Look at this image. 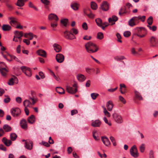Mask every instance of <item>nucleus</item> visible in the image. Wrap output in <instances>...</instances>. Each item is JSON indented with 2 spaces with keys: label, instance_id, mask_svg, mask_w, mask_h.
<instances>
[{
  "label": "nucleus",
  "instance_id": "nucleus-43",
  "mask_svg": "<svg viewBox=\"0 0 158 158\" xmlns=\"http://www.w3.org/2000/svg\"><path fill=\"white\" fill-rule=\"evenodd\" d=\"M110 139L112 142L113 146H116L117 144L114 138L112 136H110Z\"/></svg>",
  "mask_w": 158,
  "mask_h": 158
},
{
  "label": "nucleus",
  "instance_id": "nucleus-4",
  "mask_svg": "<svg viewBox=\"0 0 158 158\" xmlns=\"http://www.w3.org/2000/svg\"><path fill=\"white\" fill-rule=\"evenodd\" d=\"M64 36L68 40H73L76 38L73 34L70 31L66 30L64 32Z\"/></svg>",
  "mask_w": 158,
  "mask_h": 158
},
{
  "label": "nucleus",
  "instance_id": "nucleus-1",
  "mask_svg": "<svg viewBox=\"0 0 158 158\" xmlns=\"http://www.w3.org/2000/svg\"><path fill=\"white\" fill-rule=\"evenodd\" d=\"M85 46L87 52L90 53L95 52L98 50L97 45L91 42L86 44Z\"/></svg>",
  "mask_w": 158,
  "mask_h": 158
},
{
  "label": "nucleus",
  "instance_id": "nucleus-52",
  "mask_svg": "<svg viewBox=\"0 0 158 158\" xmlns=\"http://www.w3.org/2000/svg\"><path fill=\"white\" fill-rule=\"evenodd\" d=\"M125 58L124 56H121L120 57L116 56L114 58V59L117 61H120L124 59Z\"/></svg>",
  "mask_w": 158,
  "mask_h": 158
},
{
  "label": "nucleus",
  "instance_id": "nucleus-25",
  "mask_svg": "<svg viewBox=\"0 0 158 158\" xmlns=\"http://www.w3.org/2000/svg\"><path fill=\"white\" fill-rule=\"evenodd\" d=\"M17 137V136L15 133H10V145L12 143L11 141H15Z\"/></svg>",
  "mask_w": 158,
  "mask_h": 158
},
{
  "label": "nucleus",
  "instance_id": "nucleus-17",
  "mask_svg": "<svg viewBox=\"0 0 158 158\" xmlns=\"http://www.w3.org/2000/svg\"><path fill=\"white\" fill-rule=\"evenodd\" d=\"M20 124L21 127L23 129H25L27 127V124L26 120L24 119L21 120Z\"/></svg>",
  "mask_w": 158,
  "mask_h": 158
},
{
  "label": "nucleus",
  "instance_id": "nucleus-16",
  "mask_svg": "<svg viewBox=\"0 0 158 158\" xmlns=\"http://www.w3.org/2000/svg\"><path fill=\"white\" fill-rule=\"evenodd\" d=\"M53 47L54 50L56 52H60L61 50V47L59 44L55 43L54 44Z\"/></svg>",
  "mask_w": 158,
  "mask_h": 158
},
{
  "label": "nucleus",
  "instance_id": "nucleus-15",
  "mask_svg": "<svg viewBox=\"0 0 158 158\" xmlns=\"http://www.w3.org/2000/svg\"><path fill=\"white\" fill-rule=\"evenodd\" d=\"M102 140L103 143L106 146H108L110 144V142L109 139L106 137H102Z\"/></svg>",
  "mask_w": 158,
  "mask_h": 158
},
{
  "label": "nucleus",
  "instance_id": "nucleus-2",
  "mask_svg": "<svg viewBox=\"0 0 158 158\" xmlns=\"http://www.w3.org/2000/svg\"><path fill=\"white\" fill-rule=\"evenodd\" d=\"M114 121L118 124L122 123L123 120L122 116L116 112L114 113L112 115Z\"/></svg>",
  "mask_w": 158,
  "mask_h": 158
},
{
  "label": "nucleus",
  "instance_id": "nucleus-33",
  "mask_svg": "<svg viewBox=\"0 0 158 158\" xmlns=\"http://www.w3.org/2000/svg\"><path fill=\"white\" fill-rule=\"evenodd\" d=\"M31 104V102L29 100H25L23 102V104L25 107H28L29 105Z\"/></svg>",
  "mask_w": 158,
  "mask_h": 158
},
{
  "label": "nucleus",
  "instance_id": "nucleus-20",
  "mask_svg": "<svg viewBox=\"0 0 158 158\" xmlns=\"http://www.w3.org/2000/svg\"><path fill=\"white\" fill-rule=\"evenodd\" d=\"M106 106L107 110L109 111H111L112 110L113 107L112 102L111 101H109L106 104Z\"/></svg>",
  "mask_w": 158,
  "mask_h": 158
},
{
  "label": "nucleus",
  "instance_id": "nucleus-32",
  "mask_svg": "<svg viewBox=\"0 0 158 158\" xmlns=\"http://www.w3.org/2000/svg\"><path fill=\"white\" fill-rule=\"evenodd\" d=\"M23 0H18L16 5L22 7L24 5V3L23 2Z\"/></svg>",
  "mask_w": 158,
  "mask_h": 158
},
{
  "label": "nucleus",
  "instance_id": "nucleus-51",
  "mask_svg": "<svg viewBox=\"0 0 158 158\" xmlns=\"http://www.w3.org/2000/svg\"><path fill=\"white\" fill-rule=\"evenodd\" d=\"M147 27H148L149 29L152 30V31H155L156 30V27L155 26H153L152 27H151L150 26L147 25Z\"/></svg>",
  "mask_w": 158,
  "mask_h": 158
},
{
  "label": "nucleus",
  "instance_id": "nucleus-6",
  "mask_svg": "<svg viewBox=\"0 0 158 158\" xmlns=\"http://www.w3.org/2000/svg\"><path fill=\"white\" fill-rule=\"evenodd\" d=\"M21 69L26 76L28 77H31V70L29 68L25 66H23L21 67Z\"/></svg>",
  "mask_w": 158,
  "mask_h": 158
},
{
  "label": "nucleus",
  "instance_id": "nucleus-31",
  "mask_svg": "<svg viewBox=\"0 0 158 158\" xmlns=\"http://www.w3.org/2000/svg\"><path fill=\"white\" fill-rule=\"evenodd\" d=\"M2 29L3 31H9L10 30V26L9 25L4 24L2 26Z\"/></svg>",
  "mask_w": 158,
  "mask_h": 158
},
{
  "label": "nucleus",
  "instance_id": "nucleus-13",
  "mask_svg": "<svg viewBox=\"0 0 158 158\" xmlns=\"http://www.w3.org/2000/svg\"><path fill=\"white\" fill-rule=\"evenodd\" d=\"M18 19L15 17H10V25L14 27H15L18 23Z\"/></svg>",
  "mask_w": 158,
  "mask_h": 158
},
{
  "label": "nucleus",
  "instance_id": "nucleus-47",
  "mask_svg": "<svg viewBox=\"0 0 158 158\" xmlns=\"http://www.w3.org/2000/svg\"><path fill=\"white\" fill-rule=\"evenodd\" d=\"M104 113L107 117H110V113L105 108L104 109Z\"/></svg>",
  "mask_w": 158,
  "mask_h": 158
},
{
  "label": "nucleus",
  "instance_id": "nucleus-23",
  "mask_svg": "<svg viewBox=\"0 0 158 158\" xmlns=\"http://www.w3.org/2000/svg\"><path fill=\"white\" fill-rule=\"evenodd\" d=\"M56 91L58 94H64L65 93L64 89L61 87H56Z\"/></svg>",
  "mask_w": 158,
  "mask_h": 158
},
{
  "label": "nucleus",
  "instance_id": "nucleus-22",
  "mask_svg": "<svg viewBox=\"0 0 158 158\" xmlns=\"http://www.w3.org/2000/svg\"><path fill=\"white\" fill-rule=\"evenodd\" d=\"M37 53L39 56L45 57H46V52L43 50H39L37 51Z\"/></svg>",
  "mask_w": 158,
  "mask_h": 158
},
{
  "label": "nucleus",
  "instance_id": "nucleus-62",
  "mask_svg": "<svg viewBox=\"0 0 158 158\" xmlns=\"http://www.w3.org/2000/svg\"><path fill=\"white\" fill-rule=\"evenodd\" d=\"M39 74L41 78L44 79L45 78V75L43 72H40Z\"/></svg>",
  "mask_w": 158,
  "mask_h": 158
},
{
  "label": "nucleus",
  "instance_id": "nucleus-46",
  "mask_svg": "<svg viewBox=\"0 0 158 158\" xmlns=\"http://www.w3.org/2000/svg\"><path fill=\"white\" fill-rule=\"evenodd\" d=\"M99 96V94L96 93H93L91 94L92 98L93 100H95L97 97Z\"/></svg>",
  "mask_w": 158,
  "mask_h": 158
},
{
  "label": "nucleus",
  "instance_id": "nucleus-11",
  "mask_svg": "<svg viewBox=\"0 0 158 158\" xmlns=\"http://www.w3.org/2000/svg\"><path fill=\"white\" fill-rule=\"evenodd\" d=\"M101 122L99 119L92 121L91 125L94 127H99L101 124Z\"/></svg>",
  "mask_w": 158,
  "mask_h": 158
},
{
  "label": "nucleus",
  "instance_id": "nucleus-7",
  "mask_svg": "<svg viewBox=\"0 0 158 158\" xmlns=\"http://www.w3.org/2000/svg\"><path fill=\"white\" fill-rule=\"evenodd\" d=\"M149 41L150 46L152 47H155L158 42L157 39L154 36H151Z\"/></svg>",
  "mask_w": 158,
  "mask_h": 158
},
{
  "label": "nucleus",
  "instance_id": "nucleus-3",
  "mask_svg": "<svg viewBox=\"0 0 158 158\" xmlns=\"http://www.w3.org/2000/svg\"><path fill=\"white\" fill-rule=\"evenodd\" d=\"M21 111L18 107H14L10 110V113L12 115L14 118H17L20 115Z\"/></svg>",
  "mask_w": 158,
  "mask_h": 158
},
{
  "label": "nucleus",
  "instance_id": "nucleus-18",
  "mask_svg": "<svg viewBox=\"0 0 158 158\" xmlns=\"http://www.w3.org/2000/svg\"><path fill=\"white\" fill-rule=\"evenodd\" d=\"M8 72L6 68L0 67V72L3 76L6 77Z\"/></svg>",
  "mask_w": 158,
  "mask_h": 158
},
{
  "label": "nucleus",
  "instance_id": "nucleus-30",
  "mask_svg": "<svg viewBox=\"0 0 158 158\" xmlns=\"http://www.w3.org/2000/svg\"><path fill=\"white\" fill-rule=\"evenodd\" d=\"M96 22L97 25L99 27H101L102 25V20L100 18H97L95 20Z\"/></svg>",
  "mask_w": 158,
  "mask_h": 158
},
{
  "label": "nucleus",
  "instance_id": "nucleus-19",
  "mask_svg": "<svg viewBox=\"0 0 158 158\" xmlns=\"http://www.w3.org/2000/svg\"><path fill=\"white\" fill-rule=\"evenodd\" d=\"M77 80L80 82H83L86 79L85 77L82 74H78L77 76Z\"/></svg>",
  "mask_w": 158,
  "mask_h": 158
},
{
  "label": "nucleus",
  "instance_id": "nucleus-5",
  "mask_svg": "<svg viewBox=\"0 0 158 158\" xmlns=\"http://www.w3.org/2000/svg\"><path fill=\"white\" fill-rule=\"evenodd\" d=\"M130 152L131 156L134 158H136L138 156L139 153L136 145H134L132 146Z\"/></svg>",
  "mask_w": 158,
  "mask_h": 158
},
{
  "label": "nucleus",
  "instance_id": "nucleus-40",
  "mask_svg": "<svg viewBox=\"0 0 158 158\" xmlns=\"http://www.w3.org/2000/svg\"><path fill=\"white\" fill-rule=\"evenodd\" d=\"M68 21V19H64L61 20V23L63 24L64 26L66 27Z\"/></svg>",
  "mask_w": 158,
  "mask_h": 158
},
{
  "label": "nucleus",
  "instance_id": "nucleus-27",
  "mask_svg": "<svg viewBox=\"0 0 158 158\" xmlns=\"http://www.w3.org/2000/svg\"><path fill=\"white\" fill-rule=\"evenodd\" d=\"M2 141L6 146H10V140H7L6 138L4 137L2 138Z\"/></svg>",
  "mask_w": 158,
  "mask_h": 158
},
{
  "label": "nucleus",
  "instance_id": "nucleus-55",
  "mask_svg": "<svg viewBox=\"0 0 158 158\" xmlns=\"http://www.w3.org/2000/svg\"><path fill=\"white\" fill-rule=\"evenodd\" d=\"M78 113V111L77 110L74 109L71 110V115L73 116L75 114H76Z\"/></svg>",
  "mask_w": 158,
  "mask_h": 158
},
{
  "label": "nucleus",
  "instance_id": "nucleus-48",
  "mask_svg": "<svg viewBox=\"0 0 158 158\" xmlns=\"http://www.w3.org/2000/svg\"><path fill=\"white\" fill-rule=\"evenodd\" d=\"M13 60H14L16 61H18L20 63H21V61L19 60L18 58H17L15 56H14L10 55V61Z\"/></svg>",
  "mask_w": 158,
  "mask_h": 158
},
{
  "label": "nucleus",
  "instance_id": "nucleus-35",
  "mask_svg": "<svg viewBox=\"0 0 158 158\" xmlns=\"http://www.w3.org/2000/svg\"><path fill=\"white\" fill-rule=\"evenodd\" d=\"M135 95L137 98L139 100H143V98L142 96L140 95V94L139 92L137 91H135Z\"/></svg>",
  "mask_w": 158,
  "mask_h": 158
},
{
  "label": "nucleus",
  "instance_id": "nucleus-56",
  "mask_svg": "<svg viewBox=\"0 0 158 158\" xmlns=\"http://www.w3.org/2000/svg\"><path fill=\"white\" fill-rule=\"evenodd\" d=\"M119 100L123 104H125L126 103V101L125 99L122 96H120L119 97Z\"/></svg>",
  "mask_w": 158,
  "mask_h": 158
},
{
  "label": "nucleus",
  "instance_id": "nucleus-45",
  "mask_svg": "<svg viewBox=\"0 0 158 158\" xmlns=\"http://www.w3.org/2000/svg\"><path fill=\"white\" fill-rule=\"evenodd\" d=\"M153 23V18L152 16H150L148 19V25L150 26Z\"/></svg>",
  "mask_w": 158,
  "mask_h": 158
},
{
  "label": "nucleus",
  "instance_id": "nucleus-29",
  "mask_svg": "<svg viewBox=\"0 0 158 158\" xmlns=\"http://www.w3.org/2000/svg\"><path fill=\"white\" fill-rule=\"evenodd\" d=\"M129 25L131 27H133L136 25V23L135 22L133 18H132L128 21Z\"/></svg>",
  "mask_w": 158,
  "mask_h": 158
},
{
  "label": "nucleus",
  "instance_id": "nucleus-21",
  "mask_svg": "<svg viewBox=\"0 0 158 158\" xmlns=\"http://www.w3.org/2000/svg\"><path fill=\"white\" fill-rule=\"evenodd\" d=\"M35 121V116L33 115H31L27 118L28 122L31 124H33Z\"/></svg>",
  "mask_w": 158,
  "mask_h": 158
},
{
  "label": "nucleus",
  "instance_id": "nucleus-26",
  "mask_svg": "<svg viewBox=\"0 0 158 158\" xmlns=\"http://www.w3.org/2000/svg\"><path fill=\"white\" fill-rule=\"evenodd\" d=\"M78 4L76 2H72L71 4V8L74 10H77L78 9Z\"/></svg>",
  "mask_w": 158,
  "mask_h": 158
},
{
  "label": "nucleus",
  "instance_id": "nucleus-39",
  "mask_svg": "<svg viewBox=\"0 0 158 158\" xmlns=\"http://www.w3.org/2000/svg\"><path fill=\"white\" fill-rule=\"evenodd\" d=\"M3 129L6 132H8L10 131V127L7 124H5L3 126Z\"/></svg>",
  "mask_w": 158,
  "mask_h": 158
},
{
  "label": "nucleus",
  "instance_id": "nucleus-49",
  "mask_svg": "<svg viewBox=\"0 0 158 158\" xmlns=\"http://www.w3.org/2000/svg\"><path fill=\"white\" fill-rule=\"evenodd\" d=\"M131 33L130 31H127L124 32L123 33L124 36L126 37H128L130 35Z\"/></svg>",
  "mask_w": 158,
  "mask_h": 158
},
{
  "label": "nucleus",
  "instance_id": "nucleus-37",
  "mask_svg": "<svg viewBox=\"0 0 158 158\" xmlns=\"http://www.w3.org/2000/svg\"><path fill=\"white\" fill-rule=\"evenodd\" d=\"M91 8L95 10L97 9L98 8V6L97 4L93 2H91Z\"/></svg>",
  "mask_w": 158,
  "mask_h": 158
},
{
  "label": "nucleus",
  "instance_id": "nucleus-41",
  "mask_svg": "<svg viewBox=\"0 0 158 158\" xmlns=\"http://www.w3.org/2000/svg\"><path fill=\"white\" fill-rule=\"evenodd\" d=\"M23 35V33L22 31H20L17 34H16V35L15 36L18 39H21V38Z\"/></svg>",
  "mask_w": 158,
  "mask_h": 158
},
{
  "label": "nucleus",
  "instance_id": "nucleus-12",
  "mask_svg": "<svg viewBox=\"0 0 158 158\" xmlns=\"http://www.w3.org/2000/svg\"><path fill=\"white\" fill-rule=\"evenodd\" d=\"M66 89L69 93L72 94L75 93L77 91V89L75 88L74 90L73 87L68 86H66Z\"/></svg>",
  "mask_w": 158,
  "mask_h": 158
},
{
  "label": "nucleus",
  "instance_id": "nucleus-9",
  "mask_svg": "<svg viewBox=\"0 0 158 158\" xmlns=\"http://www.w3.org/2000/svg\"><path fill=\"white\" fill-rule=\"evenodd\" d=\"M18 78L15 76L12 75L10 77V85H16L18 83Z\"/></svg>",
  "mask_w": 158,
  "mask_h": 158
},
{
  "label": "nucleus",
  "instance_id": "nucleus-58",
  "mask_svg": "<svg viewBox=\"0 0 158 158\" xmlns=\"http://www.w3.org/2000/svg\"><path fill=\"white\" fill-rule=\"evenodd\" d=\"M116 36L118 39V40H117V41L119 42L122 43V41L121 40V36L120 35V34L118 33H117L116 34Z\"/></svg>",
  "mask_w": 158,
  "mask_h": 158
},
{
  "label": "nucleus",
  "instance_id": "nucleus-61",
  "mask_svg": "<svg viewBox=\"0 0 158 158\" xmlns=\"http://www.w3.org/2000/svg\"><path fill=\"white\" fill-rule=\"evenodd\" d=\"M15 27L17 28L21 29L23 28V26L22 25H21L20 23L18 22L16 25V26Z\"/></svg>",
  "mask_w": 158,
  "mask_h": 158
},
{
  "label": "nucleus",
  "instance_id": "nucleus-63",
  "mask_svg": "<svg viewBox=\"0 0 158 158\" xmlns=\"http://www.w3.org/2000/svg\"><path fill=\"white\" fill-rule=\"evenodd\" d=\"M149 155L150 158L154 157V152L153 150H151L150 151Z\"/></svg>",
  "mask_w": 158,
  "mask_h": 158
},
{
  "label": "nucleus",
  "instance_id": "nucleus-36",
  "mask_svg": "<svg viewBox=\"0 0 158 158\" xmlns=\"http://www.w3.org/2000/svg\"><path fill=\"white\" fill-rule=\"evenodd\" d=\"M104 37L103 33L102 32H99L98 33L97 36V38L98 39L101 40Z\"/></svg>",
  "mask_w": 158,
  "mask_h": 158
},
{
  "label": "nucleus",
  "instance_id": "nucleus-60",
  "mask_svg": "<svg viewBox=\"0 0 158 158\" xmlns=\"http://www.w3.org/2000/svg\"><path fill=\"white\" fill-rule=\"evenodd\" d=\"M52 75L56 79V80L57 81H59L60 80V78L59 77H57L55 73L53 72H52Z\"/></svg>",
  "mask_w": 158,
  "mask_h": 158
},
{
  "label": "nucleus",
  "instance_id": "nucleus-64",
  "mask_svg": "<svg viewBox=\"0 0 158 158\" xmlns=\"http://www.w3.org/2000/svg\"><path fill=\"white\" fill-rule=\"evenodd\" d=\"M23 42L26 44L27 45H29L30 44V41L27 39H24L23 40Z\"/></svg>",
  "mask_w": 158,
  "mask_h": 158
},
{
  "label": "nucleus",
  "instance_id": "nucleus-10",
  "mask_svg": "<svg viewBox=\"0 0 158 158\" xmlns=\"http://www.w3.org/2000/svg\"><path fill=\"white\" fill-rule=\"evenodd\" d=\"M56 59L57 62L61 63L64 60V56L61 54H58L56 56Z\"/></svg>",
  "mask_w": 158,
  "mask_h": 158
},
{
  "label": "nucleus",
  "instance_id": "nucleus-38",
  "mask_svg": "<svg viewBox=\"0 0 158 158\" xmlns=\"http://www.w3.org/2000/svg\"><path fill=\"white\" fill-rule=\"evenodd\" d=\"M28 6L30 7L33 8L35 10L37 11L38 10L37 8L31 2H29Z\"/></svg>",
  "mask_w": 158,
  "mask_h": 158
},
{
  "label": "nucleus",
  "instance_id": "nucleus-8",
  "mask_svg": "<svg viewBox=\"0 0 158 158\" xmlns=\"http://www.w3.org/2000/svg\"><path fill=\"white\" fill-rule=\"evenodd\" d=\"M100 8L104 11H107L108 10L109 5L107 2H103L101 5Z\"/></svg>",
  "mask_w": 158,
  "mask_h": 158
},
{
  "label": "nucleus",
  "instance_id": "nucleus-50",
  "mask_svg": "<svg viewBox=\"0 0 158 158\" xmlns=\"http://www.w3.org/2000/svg\"><path fill=\"white\" fill-rule=\"evenodd\" d=\"M103 119L105 122L107 124H108L109 126H111L112 124L110 121L108 122L107 118L106 117L103 118Z\"/></svg>",
  "mask_w": 158,
  "mask_h": 158
},
{
  "label": "nucleus",
  "instance_id": "nucleus-54",
  "mask_svg": "<svg viewBox=\"0 0 158 158\" xmlns=\"http://www.w3.org/2000/svg\"><path fill=\"white\" fill-rule=\"evenodd\" d=\"M133 18L136 23H138L139 22L140 20L139 16L138 17H134Z\"/></svg>",
  "mask_w": 158,
  "mask_h": 158
},
{
  "label": "nucleus",
  "instance_id": "nucleus-14",
  "mask_svg": "<svg viewBox=\"0 0 158 158\" xmlns=\"http://www.w3.org/2000/svg\"><path fill=\"white\" fill-rule=\"evenodd\" d=\"M48 19L49 20H54L56 21H57L58 20V18L57 16L54 14H51L48 15Z\"/></svg>",
  "mask_w": 158,
  "mask_h": 158
},
{
  "label": "nucleus",
  "instance_id": "nucleus-57",
  "mask_svg": "<svg viewBox=\"0 0 158 158\" xmlns=\"http://www.w3.org/2000/svg\"><path fill=\"white\" fill-rule=\"evenodd\" d=\"M41 1L42 3L46 5H48L50 3V1L48 0H41Z\"/></svg>",
  "mask_w": 158,
  "mask_h": 158
},
{
  "label": "nucleus",
  "instance_id": "nucleus-28",
  "mask_svg": "<svg viewBox=\"0 0 158 158\" xmlns=\"http://www.w3.org/2000/svg\"><path fill=\"white\" fill-rule=\"evenodd\" d=\"M118 18L115 15H113L112 18H110L108 19V21L109 23L112 22H116L118 20Z\"/></svg>",
  "mask_w": 158,
  "mask_h": 158
},
{
  "label": "nucleus",
  "instance_id": "nucleus-34",
  "mask_svg": "<svg viewBox=\"0 0 158 158\" xmlns=\"http://www.w3.org/2000/svg\"><path fill=\"white\" fill-rule=\"evenodd\" d=\"M93 136L95 140L97 141L99 139V137L98 135V134L96 131H94L93 132Z\"/></svg>",
  "mask_w": 158,
  "mask_h": 158
},
{
  "label": "nucleus",
  "instance_id": "nucleus-24",
  "mask_svg": "<svg viewBox=\"0 0 158 158\" xmlns=\"http://www.w3.org/2000/svg\"><path fill=\"white\" fill-rule=\"evenodd\" d=\"M25 146L26 148L29 150H31L32 148V144L30 142H26Z\"/></svg>",
  "mask_w": 158,
  "mask_h": 158
},
{
  "label": "nucleus",
  "instance_id": "nucleus-42",
  "mask_svg": "<svg viewBox=\"0 0 158 158\" xmlns=\"http://www.w3.org/2000/svg\"><path fill=\"white\" fill-rule=\"evenodd\" d=\"M145 149V145L144 143L142 144L141 146L139 147V149L140 151L143 153V152Z\"/></svg>",
  "mask_w": 158,
  "mask_h": 158
},
{
  "label": "nucleus",
  "instance_id": "nucleus-59",
  "mask_svg": "<svg viewBox=\"0 0 158 158\" xmlns=\"http://www.w3.org/2000/svg\"><path fill=\"white\" fill-rule=\"evenodd\" d=\"M16 101L18 103H20L22 102V99L20 97H17L16 98Z\"/></svg>",
  "mask_w": 158,
  "mask_h": 158
},
{
  "label": "nucleus",
  "instance_id": "nucleus-53",
  "mask_svg": "<svg viewBox=\"0 0 158 158\" xmlns=\"http://www.w3.org/2000/svg\"><path fill=\"white\" fill-rule=\"evenodd\" d=\"M82 27L85 30H86L88 29V27L86 23H84L82 24Z\"/></svg>",
  "mask_w": 158,
  "mask_h": 158
},
{
  "label": "nucleus",
  "instance_id": "nucleus-44",
  "mask_svg": "<svg viewBox=\"0 0 158 158\" xmlns=\"http://www.w3.org/2000/svg\"><path fill=\"white\" fill-rule=\"evenodd\" d=\"M70 32H72L73 35H77L78 33V30L74 28H72L70 31Z\"/></svg>",
  "mask_w": 158,
  "mask_h": 158
}]
</instances>
